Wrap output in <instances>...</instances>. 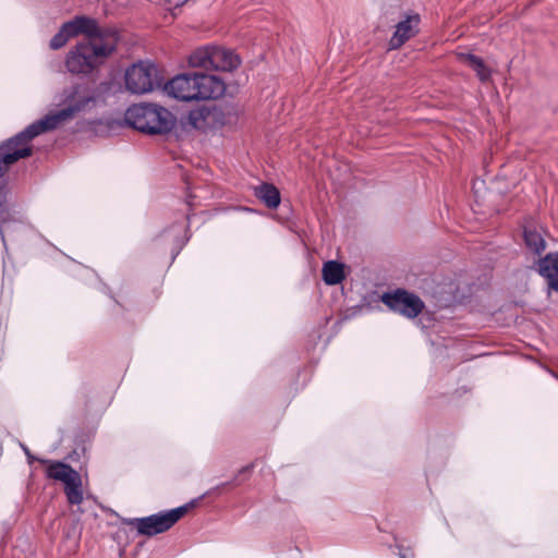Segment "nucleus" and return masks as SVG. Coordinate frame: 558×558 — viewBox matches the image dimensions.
Listing matches in <instances>:
<instances>
[{"instance_id":"6ab92c4d","label":"nucleus","mask_w":558,"mask_h":558,"mask_svg":"<svg viewBox=\"0 0 558 558\" xmlns=\"http://www.w3.org/2000/svg\"><path fill=\"white\" fill-rule=\"evenodd\" d=\"M524 241L526 246L537 254L545 248V241L542 234L536 230L525 229Z\"/></svg>"},{"instance_id":"9b49d317","label":"nucleus","mask_w":558,"mask_h":558,"mask_svg":"<svg viewBox=\"0 0 558 558\" xmlns=\"http://www.w3.org/2000/svg\"><path fill=\"white\" fill-rule=\"evenodd\" d=\"M62 27L64 28V32H66L70 39L78 35H84V39H90L92 36L112 33V31L98 27L95 20L85 16H77L64 23Z\"/></svg>"},{"instance_id":"423d86ee","label":"nucleus","mask_w":558,"mask_h":558,"mask_svg":"<svg viewBox=\"0 0 558 558\" xmlns=\"http://www.w3.org/2000/svg\"><path fill=\"white\" fill-rule=\"evenodd\" d=\"M191 507V505H185L167 512L135 519L133 524L136 526L140 534L153 536L168 531Z\"/></svg>"},{"instance_id":"f3484780","label":"nucleus","mask_w":558,"mask_h":558,"mask_svg":"<svg viewBox=\"0 0 558 558\" xmlns=\"http://www.w3.org/2000/svg\"><path fill=\"white\" fill-rule=\"evenodd\" d=\"M457 57L460 61L472 68L481 81H487L489 78L490 71L481 58L468 52H459Z\"/></svg>"},{"instance_id":"0eeeda50","label":"nucleus","mask_w":558,"mask_h":558,"mask_svg":"<svg viewBox=\"0 0 558 558\" xmlns=\"http://www.w3.org/2000/svg\"><path fill=\"white\" fill-rule=\"evenodd\" d=\"M157 77L156 68L146 62H140L130 66L125 72V87L135 95L146 94L153 90L154 81Z\"/></svg>"},{"instance_id":"6e6552de","label":"nucleus","mask_w":558,"mask_h":558,"mask_svg":"<svg viewBox=\"0 0 558 558\" xmlns=\"http://www.w3.org/2000/svg\"><path fill=\"white\" fill-rule=\"evenodd\" d=\"M381 302L391 311L408 318L416 317L424 308V303L418 296L404 290L383 294Z\"/></svg>"},{"instance_id":"9d476101","label":"nucleus","mask_w":558,"mask_h":558,"mask_svg":"<svg viewBox=\"0 0 558 558\" xmlns=\"http://www.w3.org/2000/svg\"><path fill=\"white\" fill-rule=\"evenodd\" d=\"M163 92L167 96L179 101H196L193 73L186 72L175 75L163 85Z\"/></svg>"},{"instance_id":"39448f33","label":"nucleus","mask_w":558,"mask_h":558,"mask_svg":"<svg viewBox=\"0 0 558 558\" xmlns=\"http://www.w3.org/2000/svg\"><path fill=\"white\" fill-rule=\"evenodd\" d=\"M47 476L60 481L64 485L68 501L72 505H80L83 501L82 477L70 465L50 460H43Z\"/></svg>"},{"instance_id":"2eb2a0df","label":"nucleus","mask_w":558,"mask_h":558,"mask_svg":"<svg viewBox=\"0 0 558 558\" xmlns=\"http://www.w3.org/2000/svg\"><path fill=\"white\" fill-rule=\"evenodd\" d=\"M28 150L26 147H21L17 150H12L7 143L0 146V177L9 169V167L15 163L22 158H26Z\"/></svg>"},{"instance_id":"ddd939ff","label":"nucleus","mask_w":558,"mask_h":558,"mask_svg":"<svg viewBox=\"0 0 558 558\" xmlns=\"http://www.w3.org/2000/svg\"><path fill=\"white\" fill-rule=\"evenodd\" d=\"M420 16L409 15L396 25L395 33L389 40V49H399L404 43L418 32Z\"/></svg>"},{"instance_id":"f8f14e48","label":"nucleus","mask_w":558,"mask_h":558,"mask_svg":"<svg viewBox=\"0 0 558 558\" xmlns=\"http://www.w3.org/2000/svg\"><path fill=\"white\" fill-rule=\"evenodd\" d=\"M223 112L217 108L213 109H195L192 110L186 118V125L196 130H206L209 126L223 124Z\"/></svg>"},{"instance_id":"20e7f679","label":"nucleus","mask_w":558,"mask_h":558,"mask_svg":"<svg viewBox=\"0 0 558 558\" xmlns=\"http://www.w3.org/2000/svg\"><path fill=\"white\" fill-rule=\"evenodd\" d=\"M240 62V58L233 51L220 47H203L187 58L189 66L205 71L231 72Z\"/></svg>"},{"instance_id":"412c9836","label":"nucleus","mask_w":558,"mask_h":558,"mask_svg":"<svg viewBox=\"0 0 558 558\" xmlns=\"http://www.w3.org/2000/svg\"><path fill=\"white\" fill-rule=\"evenodd\" d=\"M166 1L171 5L179 7V5L183 4L186 0H166Z\"/></svg>"},{"instance_id":"a211bd4d","label":"nucleus","mask_w":558,"mask_h":558,"mask_svg":"<svg viewBox=\"0 0 558 558\" xmlns=\"http://www.w3.org/2000/svg\"><path fill=\"white\" fill-rule=\"evenodd\" d=\"M256 195L270 208H276L280 203L279 191L272 185H260L256 190Z\"/></svg>"},{"instance_id":"f03ea898","label":"nucleus","mask_w":558,"mask_h":558,"mask_svg":"<svg viewBox=\"0 0 558 558\" xmlns=\"http://www.w3.org/2000/svg\"><path fill=\"white\" fill-rule=\"evenodd\" d=\"M118 43L117 33L92 36L77 44L68 54L66 69L74 74H87L98 68L113 52Z\"/></svg>"},{"instance_id":"aec40b11","label":"nucleus","mask_w":558,"mask_h":558,"mask_svg":"<svg viewBox=\"0 0 558 558\" xmlns=\"http://www.w3.org/2000/svg\"><path fill=\"white\" fill-rule=\"evenodd\" d=\"M69 40H70V37L68 36L66 32H64V28L61 27L60 31L50 40V48L53 50L60 49Z\"/></svg>"},{"instance_id":"dca6fc26","label":"nucleus","mask_w":558,"mask_h":558,"mask_svg":"<svg viewBox=\"0 0 558 558\" xmlns=\"http://www.w3.org/2000/svg\"><path fill=\"white\" fill-rule=\"evenodd\" d=\"M323 279L327 284L333 286L344 279V266L341 263L329 260L323 266Z\"/></svg>"},{"instance_id":"4468645a","label":"nucleus","mask_w":558,"mask_h":558,"mask_svg":"<svg viewBox=\"0 0 558 558\" xmlns=\"http://www.w3.org/2000/svg\"><path fill=\"white\" fill-rule=\"evenodd\" d=\"M538 272L550 290L558 292V253H549L538 262Z\"/></svg>"},{"instance_id":"1a4fd4ad","label":"nucleus","mask_w":558,"mask_h":558,"mask_svg":"<svg viewBox=\"0 0 558 558\" xmlns=\"http://www.w3.org/2000/svg\"><path fill=\"white\" fill-rule=\"evenodd\" d=\"M192 73L196 101L218 99L225 95L227 85L220 76L199 72Z\"/></svg>"},{"instance_id":"f257e3e1","label":"nucleus","mask_w":558,"mask_h":558,"mask_svg":"<svg viewBox=\"0 0 558 558\" xmlns=\"http://www.w3.org/2000/svg\"><path fill=\"white\" fill-rule=\"evenodd\" d=\"M94 101L90 92L83 87H72L64 92L63 99L61 100V108L49 111L40 120L28 125L24 131L5 143L12 150H17L21 147H26L28 153L26 157L32 155L31 142L36 136L51 132L66 122L73 120L76 114L84 111Z\"/></svg>"},{"instance_id":"7ed1b4c3","label":"nucleus","mask_w":558,"mask_h":558,"mask_svg":"<svg viewBox=\"0 0 558 558\" xmlns=\"http://www.w3.org/2000/svg\"><path fill=\"white\" fill-rule=\"evenodd\" d=\"M128 125L148 134H162L169 132L175 122L173 114L166 108L141 104L130 107L124 114Z\"/></svg>"}]
</instances>
